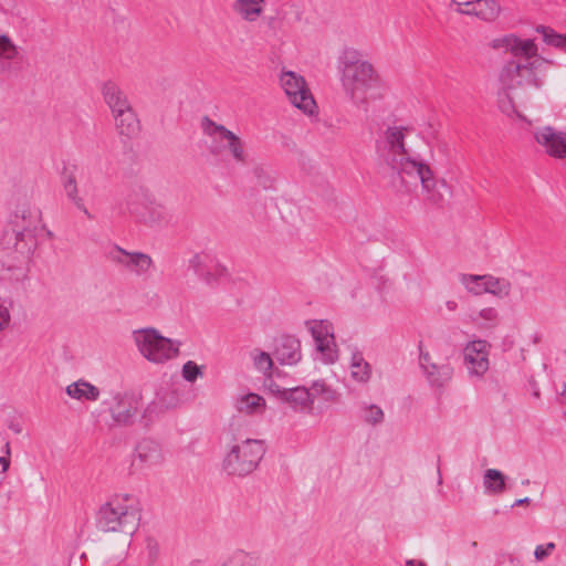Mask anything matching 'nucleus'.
<instances>
[{"instance_id":"26","label":"nucleus","mask_w":566,"mask_h":566,"mask_svg":"<svg viewBox=\"0 0 566 566\" xmlns=\"http://www.w3.org/2000/svg\"><path fill=\"white\" fill-rule=\"evenodd\" d=\"M275 357L282 365H296L301 358V342L294 337H285L275 349Z\"/></svg>"},{"instance_id":"34","label":"nucleus","mask_w":566,"mask_h":566,"mask_svg":"<svg viewBox=\"0 0 566 566\" xmlns=\"http://www.w3.org/2000/svg\"><path fill=\"white\" fill-rule=\"evenodd\" d=\"M311 394L316 397H322L325 401L335 402L339 398V394L335 388L327 385L324 380L314 381L310 388Z\"/></svg>"},{"instance_id":"7","label":"nucleus","mask_w":566,"mask_h":566,"mask_svg":"<svg viewBox=\"0 0 566 566\" xmlns=\"http://www.w3.org/2000/svg\"><path fill=\"white\" fill-rule=\"evenodd\" d=\"M133 339L139 354L153 364H165L179 354L180 342L163 336L154 327L134 331Z\"/></svg>"},{"instance_id":"4","label":"nucleus","mask_w":566,"mask_h":566,"mask_svg":"<svg viewBox=\"0 0 566 566\" xmlns=\"http://www.w3.org/2000/svg\"><path fill=\"white\" fill-rule=\"evenodd\" d=\"M142 517L140 501L136 495L120 493L104 503L97 514V525L103 532H116L132 536Z\"/></svg>"},{"instance_id":"49","label":"nucleus","mask_w":566,"mask_h":566,"mask_svg":"<svg viewBox=\"0 0 566 566\" xmlns=\"http://www.w3.org/2000/svg\"><path fill=\"white\" fill-rule=\"evenodd\" d=\"M190 566H206L201 560H193Z\"/></svg>"},{"instance_id":"48","label":"nucleus","mask_w":566,"mask_h":566,"mask_svg":"<svg viewBox=\"0 0 566 566\" xmlns=\"http://www.w3.org/2000/svg\"><path fill=\"white\" fill-rule=\"evenodd\" d=\"M9 428L17 434L21 433L22 431V428L19 423H11Z\"/></svg>"},{"instance_id":"44","label":"nucleus","mask_w":566,"mask_h":566,"mask_svg":"<svg viewBox=\"0 0 566 566\" xmlns=\"http://www.w3.org/2000/svg\"><path fill=\"white\" fill-rule=\"evenodd\" d=\"M147 549H148V554H149L150 559L153 562L156 560V558L158 556V552H159L157 543L154 542V541H149L148 544H147Z\"/></svg>"},{"instance_id":"43","label":"nucleus","mask_w":566,"mask_h":566,"mask_svg":"<svg viewBox=\"0 0 566 566\" xmlns=\"http://www.w3.org/2000/svg\"><path fill=\"white\" fill-rule=\"evenodd\" d=\"M6 455L0 457V465L2 468V472H7L10 467V443H6Z\"/></svg>"},{"instance_id":"17","label":"nucleus","mask_w":566,"mask_h":566,"mask_svg":"<svg viewBox=\"0 0 566 566\" xmlns=\"http://www.w3.org/2000/svg\"><path fill=\"white\" fill-rule=\"evenodd\" d=\"M104 403L108 406L113 420L119 424L130 423L137 411L133 397L126 392H114L111 400Z\"/></svg>"},{"instance_id":"16","label":"nucleus","mask_w":566,"mask_h":566,"mask_svg":"<svg viewBox=\"0 0 566 566\" xmlns=\"http://www.w3.org/2000/svg\"><path fill=\"white\" fill-rule=\"evenodd\" d=\"M490 46L494 50H502L513 56L532 59L537 56V45L531 39L521 40L513 34H506L501 38L493 39Z\"/></svg>"},{"instance_id":"19","label":"nucleus","mask_w":566,"mask_h":566,"mask_svg":"<svg viewBox=\"0 0 566 566\" xmlns=\"http://www.w3.org/2000/svg\"><path fill=\"white\" fill-rule=\"evenodd\" d=\"M280 400L286 402L296 412L311 413L314 406V394L306 387L279 389L276 392Z\"/></svg>"},{"instance_id":"29","label":"nucleus","mask_w":566,"mask_h":566,"mask_svg":"<svg viewBox=\"0 0 566 566\" xmlns=\"http://www.w3.org/2000/svg\"><path fill=\"white\" fill-rule=\"evenodd\" d=\"M34 247L35 238L31 229H29L28 227H21V230L14 231L13 248L19 254L25 256L29 253H31Z\"/></svg>"},{"instance_id":"42","label":"nucleus","mask_w":566,"mask_h":566,"mask_svg":"<svg viewBox=\"0 0 566 566\" xmlns=\"http://www.w3.org/2000/svg\"><path fill=\"white\" fill-rule=\"evenodd\" d=\"M167 395L169 396V400L168 401H166V399H165L166 398V394L163 395V396L158 395L157 396V401L154 402V406H156V407H158L160 409H163V408H165V409L175 408L177 406V403H178L177 397L172 392H169Z\"/></svg>"},{"instance_id":"15","label":"nucleus","mask_w":566,"mask_h":566,"mask_svg":"<svg viewBox=\"0 0 566 566\" xmlns=\"http://www.w3.org/2000/svg\"><path fill=\"white\" fill-rule=\"evenodd\" d=\"M534 138L548 156L555 159L566 158V132L543 126L534 132Z\"/></svg>"},{"instance_id":"23","label":"nucleus","mask_w":566,"mask_h":566,"mask_svg":"<svg viewBox=\"0 0 566 566\" xmlns=\"http://www.w3.org/2000/svg\"><path fill=\"white\" fill-rule=\"evenodd\" d=\"M112 117L115 129L120 137L133 139L139 134L140 123L133 106Z\"/></svg>"},{"instance_id":"6","label":"nucleus","mask_w":566,"mask_h":566,"mask_svg":"<svg viewBox=\"0 0 566 566\" xmlns=\"http://www.w3.org/2000/svg\"><path fill=\"white\" fill-rule=\"evenodd\" d=\"M266 452L261 439H244L229 446L222 461L223 470L231 475L244 476L252 473Z\"/></svg>"},{"instance_id":"36","label":"nucleus","mask_w":566,"mask_h":566,"mask_svg":"<svg viewBox=\"0 0 566 566\" xmlns=\"http://www.w3.org/2000/svg\"><path fill=\"white\" fill-rule=\"evenodd\" d=\"M536 31L543 34L544 41L547 44L557 48H563L566 44V35L557 34L547 27H538Z\"/></svg>"},{"instance_id":"13","label":"nucleus","mask_w":566,"mask_h":566,"mask_svg":"<svg viewBox=\"0 0 566 566\" xmlns=\"http://www.w3.org/2000/svg\"><path fill=\"white\" fill-rule=\"evenodd\" d=\"M490 344L484 339L469 342L463 349L464 365L471 376L482 377L489 370Z\"/></svg>"},{"instance_id":"35","label":"nucleus","mask_w":566,"mask_h":566,"mask_svg":"<svg viewBox=\"0 0 566 566\" xmlns=\"http://www.w3.org/2000/svg\"><path fill=\"white\" fill-rule=\"evenodd\" d=\"M64 190L66 192L67 198L72 200L75 207L78 210L83 211L87 217H91L88 210L85 207L84 200L78 196L76 180L73 176H69L64 181Z\"/></svg>"},{"instance_id":"33","label":"nucleus","mask_w":566,"mask_h":566,"mask_svg":"<svg viewBox=\"0 0 566 566\" xmlns=\"http://www.w3.org/2000/svg\"><path fill=\"white\" fill-rule=\"evenodd\" d=\"M250 357L253 363V367L258 371L263 374L265 377H270L272 375L273 359L269 353L255 348L250 353Z\"/></svg>"},{"instance_id":"5","label":"nucleus","mask_w":566,"mask_h":566,"mask_svg":"<svg viewBox=\"0 0 566 566\" xmlns=\"http://www.w3.org/2000/svg\"><path fill=\"white\" fill-rule=\"evenodd\" d=\"M126 206L129 214L139 223L150 228H166L172 222L170 210L156 199L153 191L143 186L132 187Z\"/></svg>"},{"instance_id":"32","label":"nucleus","mask_w":566,"mask_h":566,"mask_svg":"<svg viewBox=\"0 0 566 566\" xmlns=\"http://www.w3.org/2000/svg\"><path fill=\"white\" fill-rule=\"evenodd\" d=\"M470 322L481 328H493L499 322V312L494 307H484L476 313H472Z\"/></svg>"},{"instance_id":"40","label":"nucleus","mask_w":566,"mask_h":566,"mask_svg":"<svg viewBox=\"0 0 566 566\" xmlns=\"http://www.w3.org/2000/svg\"><path fill=\"white\" fill-rule=\"evenodd\" d=\"M38 217H39V212L36 210H32L29 207H22V208L18 209L14 213L15 220L21 219L22 221H24L27 223L24 227H28L29 229H30V226L34 221H36ZM15 223H18V221H15ZM17 227H19V224H17Z\"/></svg>"},{"instance_id":"2","label":"nucleus","mask_w":566,"mask_h":566,"mask_svg":"<svg viewBox=\"0 0 566 566\" xmlns=\"http://www.w3.org/2000/svg\"><path fill=\"white\" fill-rule=\"evenodd\" d=\"M339 72L344 96L355 107L367 111L371 103L385 97V82L374 65L359 59L357 52H344L339 61Z\"/></svg>"},{"instance_id":"22","label":"nucleus","mask_w":566,"mask_h":566,"mask_svg":"<svg viewBox=\"0 0 566 566\" xmlns=\"http://www.w3.org/2000/svg\"><path fill=\"white\" fill-rule=\"evenodd\" d=\"M101 93L104 103L111 111L112 116L132 107L127 95L116 82H104L101 86Z\"/></svg>"},{"instance_id":"39","label":"nucleus","mask_w":566,"mask_h":566,"mask_svg":"<svg viewBox=\"0 0 566 566\" xmlns=\"http://www.w3.org/2000/svg\"><path fill=\"white\" fill-rule=\"evenodd\" d=\"M181 374L185 380L193 382L202 376V370L195 361L188 360L184 364Z\"/></svg>"},{"instance_id":"20","label":"nucleus","mask_w":566,"mask_h":566,"mask_svg":"<svg viewBox=\"0 0 566 566\" xmlns=\"http://www.w3.org/2000/svg\"><path fill=\"white\" fill-rule=\"evenodd\" d=\"M23 61L21 48L6 33H0V71L11 73L20 70Z\"/></svg>"},{"instance_id":"37","label":"nucleus","mask_w":566,"mask_h":566,"mask_svg":"<svg viewBox=\"0 0 566 566\" xmlns=\"http://www.w3.org/2000/svg\"><path fill=\"white\" fill-rule=\"evenodd\" d=\"M13 302L11 300L0 296V332L9 328L11 324V307Z\"/></svg>"},{"instance_id":"27","label":"nucleus","mask_w":566,"mask_h":566,"mask_svg":"<svg viewBox=\"0 0 566 566\" xmlns=\"http://www.w3.org/2000/svg\"><path fill=\"white\" fill-rule=\"evenodd\" d=\"M65 391L67 396L80 401H96L101 395L96 386L83 379L70 384Z\"/></svg>"},{"instance_id":"30","label":"nucleus","mask_w":566,"mask_h":566,"mask_svg":"<svg viewBox=\"0 0 566 566\" xmlns=\"http://www.w3.org/2000/svg\"><path fill=\"white\" fill-rule=\"evenodd\" d=\"M34 247L35 238L31 229H29L28 227H21V230L14 231L13 248L19 254L25 256L29 253H31Z\"/></svg>"},{"instance_id":"38","label":"nucleus","mask_w":566,"mask_h":566,"mask_svg":"<svg viewBox=\"0 0 566 566\" xmlns=\"http://www.w3.org/2000/svg\"><path fill=\"white\" fill-rule=\"evenodd\" d=\"M364 420L370 424H378L384 421V411L377 405H369L364 408Z\"/></svg>"},{"instance_id":"51","label":"nucleus","mask_w":566,"mask_h":566,"mask_svg":"<svg viewBox=\"0 0 566 566\" xmlns=\"http://www.w3.org/2000/svg\"><path fill=\"white\" fill-rule=\"evenodd\" d=\"M470 9H471L470 7L462 6L463 11H470Z\"/></svg>"},{"instance_id":"47","label":"nucleus","mask_w":566,"mask_h":566,"mask_svg":"<svg viewBox=\"0 0 566 566\" xmlns=\"http://www.w3.org/2000/svg\"><path fill=\"white\" fill-rule=\"evenodd\" d=\"M530 501H531L530 497L518 499V500L515 501V503L513 505L514 506H520V505L528 504Z\"/></svg>"},{"instance_id":"45","label":"nucleus","mask_w":566,"mask_h":566,"mask_svg":"<svg viewBox=\"0 0 566 566\" xmlns=\"http://www.w3.org/2000/svg\"><path fill=\"white\" fill-rule=\"evenodd\" d=\"M446 307L449 312H454L458 308V303L454 300H449L446 302Z\"/></svg>"},{"instance_id":"25","label":"nucleus","mask_w":566,"mask_h":566,"mask_svg":"<svg viewBox=\"0 0 566 566\" xmlns=\"http://www.w3.org/2000/svg\"><path fill=\"white\" fill-rule=\"evenodd\" d=\"M350 378L354 382L366 385L373 375L370 364L365 359L361 352L354 348L348 363Z\"/></svg>"},{"instance_id":"50","label":"nucleus","mask_w":566,"mask_h":566,"mask_svg":"<svg viewBox=\"0 0 566 566\" xmlns=\"http://www.w3.org/2000/svg\"><path fill=\"white\" fill-rule=\"evenodd\" d=\"M538 342V336L537 335H534L533 337V343L536 344Z\"/></svg>"},{"instance_id":"28","label":"nucleus","mask_w":566,"mask_h":566,"mask_svg":"<svg viewBox=\"0 0 566 566\" xmlns=\"http://www.w3.org/2000/svg\"><path fill=\"white\" fill-rule=\"evenodd\" d=\"M266 408L265 399L254 392L241 395L235 400V409L245 415H259Z\"/></svg>"},{"instance_id":"9","label":"nucleus","mask_w":566,"mask_h":566,"mask_svg":"<svg viewBox=\"0 0 566 566\" xmlns=\"http://www.w3.org/2000/svg\"><path fill=\"white\" fill-rule=\"evenodd\" d=\"M280 85L287 101L306 115H313L316 103L305 78L294 71H282L279 77Z\"/></svg>"},{"instance_id":"12","label":"nucleus","mask_w":566,"mask_h":566,"mask_svg":"<svg viewBox=\"0 0 566 566\" xmlns=\"http://www.w3.org/2000/svg\"><path fill=\"white\" fill-rule=\"evenodd\" d=\"M107 258L114 264L124 268L137 276L148 274L155 266L151 256L144 252H129L115 245L107 253Z\"/></svg>"},{"instance_id":"8","label":"nucleus","mask_w":566,"mask_h":566,"mask_svg":"<svg viewBox=\"0 0 566 566\" xmlns=\"http://www.w3.org/2000/svg\"><path fill=\"white\" fill-rule=\"evenodd\" d=\"M201 128L206 136L210 137L213 143L219 145L216 153L228 151L235 163H247L248 153L244 142L237 134L207 116L201 120Z\"/></svg>"},{"instance_id":"11","label":"nucleus","mask_w":566,"mask_h":566,"mask_svg":"<svg viewBox=\"0 0 566 566\" xmlns=\"http://www.w3.org/2000/svg\"><path fill=\"white\" fill-rule=\"evenodd\" d=\"M460 282L467 291L473 295L489 293L499 298H504L510 295L512 290L509 280L504 277H495L490 274H461Z\"/></svg>"},{"instance_id":"24","label":"nucleus","mask_w":566,"mask_h":566,"mask_svg":"<svg viewBox=\"0 0 566 566\" xmlns=\"http://www.w3.org/2000/svg\"><path fill=\"white\" fill-rule=\"evenodd\" d=\"M265 0H233L232 12L245 22H255L264 12Z\"/></svg>"},{"instance_id":"21","label":"nucleus","mask_w":566,"mask_h":566,"mask_svg":"<svg viewBox=\"0 0 566 566\" xmlns=\"http://www.w3.org/2000/svg\"><path fill=\"white\" fill-rule=\"evenodd\" d=\"M420 363L426 374L428 381L434 387H443L447 385L453 375V368L450 364L437 365L431 361L429 353L420 354Z\"/></svg>"},{"instance_id":"3","label":"nucleus","mask_w":566,"mask_h":566,"mask_svg":"<svg viewBox=\"0 0 566 566\" xmlns=\"http://www.w3.org/2000/svg\"><path fill=\"white\" fill-rule=\"evenodd\" d=\"M546 61L542 57L525 59V62H506L499 73L497 103L502 113L512 117L523 116L515 107L513 92L516 88H536L544 85Z\"/></svg>"},{"instance_id":"18","label":"nucleus","mask_w":566,"mask_h":566,"mask_svg":"<svg viewBox=\"0 0 566 566\" xmlns=\"http://www.w3.org/2000/svg\"><path fill=\"white\" fill-rule=\"evenodd\" d=\"M455 11L460 14L475 15L484 21H493L500 14V6L495 0H475L458 2L452 0Z\"/></svg>"},{"instance_id":"10","label":"nucleus","mask_w":566,"mask_h":566,"mask_svg":"<svg viewBox=\"0 0 566 566\" xmlns=\"http://www.w3.org/2000/svg\"><path fill=\"white\" fill-rule=\"evenodd\" d=\"M305 325L315 342L316 352L321 354V359L325 364L335 363L338 353L332 323L326 319H311Z\"/></svg>"},{"instance_id":"1","label":"nucleus","mask_w":566,"mask_h":566,"mask_svg":"<svg viewBox=\"0 0 566 566\" xmlns=\"http://www.w3.org/2000/svg\"><path fill=\"white\" fill-rule=\"evenodd\" d=\"M411 133V128L407 126H388L377 140L378 157L397 175L402 185L419 181L424 200L431 205H441L444 200L441 189L446 188L447 184L444 180L436 179L427 163L411 156L407 147V138Z\"/></svg>"},{"instance_id":"46","label":"nucleus","mask_w":566,"mask_h":566,"mask_svg":"<svg viewBox=\"0 0 566 566\" xmlns=\"http://www.w3.org/2000/svg\"><path fill=\"white\" fill-rule=\"evenodd\" d=\"M406 566H426V564L421 560H417V559H408L406 562Z\"/></svg>"},{"instance_id":"41","label":"nucleus","mask_w":566,"mask_h":566,"mask_svg":"<svg viewBox=\"0 0 566 566\" xmlns=\"http://www.w3.org/2000/svg\"><path fill=\"white\" fill-rule=\"evenodd\" d=\"M556 545L553 542L546 543L544 545H537L534 551V558L537 562H543L553 554Z\"/></svg>"},{"instance_id":"14","label":"nucleus","mask_w":566,"mask_h":566,"mask_svg":"<svg viewBox=\"0 0 566 566\" xmlns=\"http://www.w3.org/2000/svg\"><path fill=\"white\" fill-rule=\"evenodd\" d=\"M165 460L160 444L151 439H143L135 448L132 468L144 471L160 465Z\"/></svg>"},{"instance_id":"31","label":"nucleus","mask_w":566,"mask_h":566,"mask_svg":"<svg viewBox=\"0 0 566 566\" xmlns=\"http://www.w3.org/2000/svg\"><path fill=\"white\" fill-rule=\"evenodd\" d=\"M483 486L486 493L500 494L505 490V476L496 469H488L483 475Z\"/></svg>"}]
</instances>
